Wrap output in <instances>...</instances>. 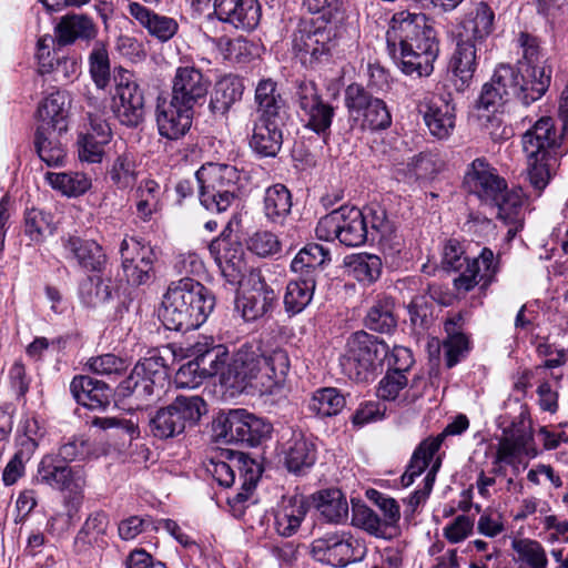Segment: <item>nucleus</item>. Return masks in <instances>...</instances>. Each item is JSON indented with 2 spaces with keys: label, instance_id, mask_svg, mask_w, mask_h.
Wrapping results in <instances>:
<instances>
[{
  "label": "nucleus",
  "instance_id": "obj_15",
  "mask_svg": "<svg viewBox=\"0 0 568 568\" xmlns=\"http://www.w3.org/2000/svg\"><path fill=\"white\" fill-rule=\"evenodd\" d=\"M291 38L292 50L303 64L317 61L332 47V29L313 19H301Z\"/></svg>",
  "mask_w": 568,
  "mask_h": 568
},
{
  "label": "nucleus",
  "instance_id": "obj_31",
  "mask_svg": "<svg viewBox=\"0 0 568 568\" xmlns=\"http://www.w3.org/2000/svg\"><path fill=\"white\" fill-rule=\"evenodd\" d=\"M70 390L77 403L89 409H105L110 405L109 386L90 376L73 377Z\"/></svg>",
  "mask_w": 568,
  "mask_h": 568
},
{
  "label": "nucleus",
  "instance_id": "obj_16",
  "mask_svg": "<svg viewBox=\"0 0 568 568\" xmlns=\"http://www.w3.org/2000/svg\"><path fill=\"white\" fill-rule=\"evenodd\" d=\"M296 99L305 128L318 135L329 132L335 108L324 102L317 85L313 81H303L298 84Z\"/></svg>",
  "mask_w": 568,
  "mask_h": 568
},
{
  "label": "nucleus",
  "instance_id": "obj_45",
  "mask_svg": "<svg viewBox=\"0 0 568 568\" xmlns=\"http://www.w3.org/2000/svg\"><path fill=\"white\" fill-rule=\"evenodd\" d=\"M263 204L265 217L274 224L283 225L292 209L291 192L284 184H274L266 189Z\"/></svg>",
  "mask_w": 568,
  "mask_h": 568
},
{
  "label": "nucleus",
  "instance_id": "obj_18",
  "mask_svg": "<svg viewBox=\"0 0 568 568\" xmlns=\"http://www.w3.org/2000/svg\"><path fill=\"white\" fill-rule=\"evenodd\" d=\"M120 253L128 282L142 285L152 277L156 257L149 244L136 237H125L121 243Z\"/></svg>",
  "mask_w": 568,
  "mask_h": 568
},
{
  "label": "nucleus",
  "instance_id": "obj_24",
  "mask_svg": "<svg viewBox=\"0 0 568 568\" xmlns=\"http://www.w3.org/2000/svg\"><path fill=\"white\" fill-rule=\"evenodd\" d=\"M284 124L285 119L253 118L250 148L261 156H275L283 144Z\"/></svg>",
  "mask_w": 568,
  "mask_h": 568
},
{
  "label": "nucleus",
  "instance_id": "obj_46",
  "mask_svg": "<svg viewBox=\"0 0 568 568\" xmlns=\"http://www.w3.org/2000/svg\"><path fill=\"white\" fill-rule=\"evenodd\" d=\"M65 131L45 130L38 128L36 132L34 145L39 158L48 166H60L65 158V150L59 138Z\"/></svg>",
  "mask_w": 568,
  "mask_h": 568
},
{
  "label": "nucleus",
  "instance_id": "obj_42",
  "mask_svg": "<svg viewBox=\"0 0 568 568\" xmlns=\"http://www.w3.org/2000/svg\"><path fill=\"white\" fill-rule=\"evenodd\" d=\"M120 392L124 397H131L136 407H144L159 400L163 388L142 374L136 377L132 369L129 377L121 382Z\"/></svg>",
  "mask_w": 568,
  "mask_h": 568
},
{
  "label": "nucleus",
  "instance_id": "obj_26",
  "mask_svg": "<svg viewBox=\"0 0 568 568\" xmlns=\"http://www.w3.org/2000/svg\"><path fill=\"white\" fill-rule=\"evenodd\" d=\"M495 12L484 1L477 2L465 14L456 37L465 41L481 45L493 33Z\"/></svg>",
  "mask_w": 568,
  "mask_h": 568
},
{
  "label": "nucleus",
  "instance_id": "obj_19",
  "mask_svg": "<svg viewBox=\"0 0 568 568\" xmlns=\"http://www.w3.org/2000/svg\"><path fill=\"white\" fill-rule=\"evenodd\" d=\"M506 185L505 179L498 175L485 158L475 159L465 172V189L487 204L498 199Z\"/></svg>",
  "mask_w": 568,
  "mask_h": 568
},
{
  "label": "nucleus",
  "instance_id": "obj_4",
  "mask_svg": "<svg viewBox=\"0 0 568 568\" xmlns=\"http://www.w3.org/2000/svg\"><path fill=\"white\" fill-rule=\"evenodd\" d=\"M521 143L527 158L528 180L539 195L548 185L560 156V136L552 119H539L523 134Z\"/></svg>",
  "mask_w": 568,
  "mask_h": 568
},
{
  "label": "nucleus",
  "instance_id": "obj_54",
  "mask_svg": "<svg viewBox=\"0 0 568 568\" xmlns=\"http://www.w3.org/2000/svg\"><path fill=\"white\" fill-rule=\"evenodd\" d=\"M108 175L118 189L125 190L132 187L138 179L134 154L129 151L118 154L108 170Z\"/></svg>",
  "mask_w": 568,
  "mask_h": 568
},
{
  "label": "nucleus",
  "instance_id": "obj_22",
  "mask_svg": "<svg viewBox=\"0 0 568 568\" xmlns=\"http://www.w3.org/2000/svg\"><path fill=\"white\" fill-rule=\"evenodd\" d=\"M213 13L223 23L252 31L260 22L261 4L257 0H214Z\"/></svg>",
  "mask_w": 568,
  "mask_h": 568
},
{
  "label": "nucleus",
  "instance_id": "obj_5",
  "mask_svg": "<svg viewBox=\"0 0 568 568\" xmlns=\"http://www.w3.org/2000/svg\"><path fill=\"white\" fill-rule=\"evenodd\" d=\"M442 263L444 268L459 273L454 278V287L458 293L464 294L477 285L486 291L500 268L499 257L490 248L484 247L477 257L469 260L465 256L462 243L455 239L445 243Z\"/></svg>",
  "mask_w": 568,
  "mask_h": 568
},
{
  "label": "nucleus",
  "instance_id": "obj_48",
  "mask_svg": "<svg viewBox=\"0 0 568 568\" xmlns=\"http://www.w3.org/2000/svg\"><path fill=\"white\" fill-rule=\"evenodd\" d=\"M316 281L313 277L297 275L286 286L284 295L285 311L291 315L301 313L312 301Z\"/></svg>",
  "mask_w": 568,
  "mask_h": 568
},
{
  "label": "nucleus",
  "instance_id": "obj_25",
  "mask_svg": "<svg viewBox=\"0 0 568 568\" xmlns=\"http://www.w3.org/2000/svg\"><path fill=\"white\" fill-rule=\"evenodd\" d=\"M423 118L432 135L438 139L448 138L455 128L456 114L452 94L433 97L424 104Z\"/></svg>",
  "mask_w": 568,
  "mask_h": 568
},
{
  "label": "nucleus",
  "instance_id": "obj_37",
  "mask_svg": "<svg viewBox=\"0 0 568 568\" xmlns=\"http://www.w3.org/2000/svg\"><path fill=\"white\" fill-rule=\"evenodd\" d=\"M70 97L65 91H55L48 95L38 109L39 125L45 130H68Z\"/></svg>",
  "mask_w": 568,
  "mask_h": 568
},
{
  "label": "nucleus",
  "instance_id": "obj_52",
  "mask_svg": "<svg viewBox=\"0 0 568 568\" xmlns=\"http://www.w3.org/2000/svg\"><path fill=\"white\" fill-rule=\"evenodd\" d=\"M345 404V397L339 389L324 387L313 393L308 409L318 417H331L341 413Z\"/></svg>",
  "mask_w": 568,
  "mask_h": 568
},
{
  "label": "nucleus",
  "instance_id": "obj_60",
  "mask_svg": "<svg viewBox=\"0 0 568 568\" xmlns=\"http://www.w3.org/2000/svg\"><path fill=\"white\" fill-rule=\"evenodd\" d=\"M237 469L243 471V467L247 466L246 460H242V455L231 458V463H227L220 457L211 458L206 466V470L222 487H231L235 481V465Z\"/></svg>",
  "mask_w": 568,
  "mask_h": 568
},
{
  "label": "nucleus",
  "instance_id": "obj_51",
  "mask_svg": "<svg viewBox=\"0 0 568 568\" xmlns=\"http://www.w3.org/2000/svg\"><path fill=\"white\" fill-rule=\"evenodd\" d=\"M314 499L321 516L327 521L339 524L347 518L348 505L341 490H323L320 491Z\"/></svg>",
  "mask_w": 568,
  "mask_h": 568
},
{
  "label": "nucleus",
  "instance_id": "obj_47",
  "mask_svg": "<svg viewBox=\"0 0 568 568\" xmlns=\"http://www.w3.org/2000/svg\"><path fill=\"white\" fill-rule=\"evenodd\" d=\"M407 375L399 372L387 371L379 381L377 396L384 400H397L399 405H409L417 399L416 394L410 393Z\"/></svg>",
  "mask_w": 568,
  "mask_h": 568
},
{
  "label": "nucleus",
  "instance_id": "obj_2",
  "mask_svg": "<svg viewBox=\"0 0 568 568\" xmlns=\"http://www.w3.org/2000/svg\"><path fill=\"white\" fill-rule=\"evenodd\" d=\"M290 366L284 348L261 342L246 343L233 355L223 381L232 387L250 385L262 394L273 395L284 387Z\"/></svg>",
  "mask_w": 568,
  "mask_h": 568
},
{
  "label": "nucleus",
  "instance_id": "obj_27",
  "mask_svg": "<svg viewBox=\"0 0 568 568\" xmlns=\"http://www.w3.org/2000/svg\"><path fill=\"white\" fill-rule=\"evenodd\" d=\"M539 454L535 446L534 438L529 434H518L503 437L498 442L493 464H505L513 468L515 474L520 470L523 456L535 458Z\"/></svg>",
  "mask_w": 568,
  "mask_h": 568
},
{
  "label": "nucleus",
  "instance_id": "obj_33",
  "mask_svg": "<svg viewBox=\"0 0 568 568\" xmlns=\"http://www.w3.org/2000/svg\"><path fill=\"white\" fill-rule=\"evenodd\" d=\"M98 29L91 18L85 14H65L54 27L58 47L73 44L75 41H90L97 37Z\"/></svg>",
  "mask_w": 568,
  "mask_h": 568
},
{
  "label": "nucleus",
  "instance_id": "obj_10",
  "mask_svg": "<svg viewBox=\"0 0 568 568\" xmlns=\"http://www.w3.org/2000/svg\"><path fill=\"white\" fill-rule=\"evenodd\" d=\"M213 429L217 438L225 443L254 447L270 436L272 425L245 409L237 408L220 414L213 422Z\"/></svg>",
  "mask_w": 568,
  "mask_h": 568
},
{
  "label": "nucleus",
  "instance_id": "obj_11",
  "mask_svg": "<svg viewBox=\"0 0 568 568\" xmlns=\"http://www.w3.org/2000/svg\"><path fill=\"white\" fill-rule=\"evenodd\" d=\"M345 106L349 118L362 129L383 130L390 125V113L382 99L373 97L362 85L353 83L345 90Z\"/></svg>",
  "mask_w": 568,
  "mask_h": 568
},
{
  "label": "nucleus",
  "instance_id": "obj_56",
  "mask_svg": "<svg viewBox=\"0 0 568 568\" xmlns=\"http://www.w3.org/2000/svg\"><path fill=\"white\" fill-rule=\"evenodd\" d=\"M201 369L202 377H211L217 374L226 372L227 351L223 345L212 346L210 348L202 349V346L197 345L196 356Z\"/></svg>",
  "mask_w": 568,
  "mask_h": 568
},
{
  "label": "nucleus",
  "instance_id": "obj_63",
  "mask_svg": "<svg viewBox=\"0 0 568 568\" xmlns=\"http://www.w3.org/2000/svg\"><path fill=\"white\" fill-rule=\"evenodd\" d=\"M90 75L98 89L104 90L110 83V60L108 51L98 47L89 57Z\"/></svg>",
  "mask_w": 568,
  "mask_h": 568
},
{
  "label": "nucleus",
  "instance_id": "obj_32",
  "mask_svg": "<svg viewBox=\"0 0 568 568\" xmlns=\"http://www.w3.org/2000/svg\"><path fill=\"white\" fill-rule=\"evenodd\" d=\"M285 465L291 473H302L316 460V447L301 430H293L283 448Z\"/></svg>",
  "mask_w": 568,
  "mask_h": 568
},
{
  "label": "nucleus",
  "instance_id": "obj_41",
  "mask_svg": "<svg viewBox=\"0 0 568 568\" xmlns=\"http://www.w3.org/2000/svg\"><path fill=\"white\" fill-rule=\"evenodd\" d=\"M245 85L241 77L227 74L216 81L210 100V110L214 114H225L231 106L242 99Z\"/></svg>",
  "mask_w": 568,
  "mask_h": 568
},
{
  "label": "nucleus",
  "instance_id": "obj_29",
  "mask_svg": "<svg viewBox=\"0 0 568 568\" xmlns=\"http://www.w3.org/2000/svg\"><path fill=\"white\" fill-rule=\"evenodd\" d=\"M63 248L67 258L75 260L87 271L101 272L105 265L106 256L95 241L69 236L63 240Z\"/></svg>",
  "mask_w": 568,
  "mask_h": 568
},
{
  "label": "nucleus",
  "instance_id": "obj_30",
  "mask_svg": "<svg viewBox=\"0 0 568 568\" xmlns=\"http://www.w3.org/2000/svg\"><path fill=\"white\" fill-rule=\"evenodd\" d=\"M478 47V44L456 37V50L450 60V69L457 91H464L473 82L477 69Z\"/></svg>",
  "mask_w": 568,
  "mask_h": 568
},
{
  "label": "nucleus",
  "instance_id": "obj_28",
  "mask_svg": "<svg viewBox=\"0 0 568 568\" xmlns=\"http://www.w3.org/2000/svg\"><path fill=\"white\" fill-rule=\"evenodd\" d=\"M369 224V239L378 241L384 252L399 253L402 239L397 235L394 224L388 220L386 211L379 205H371L363 212Z\"/></svg>",
  "mask_w": 568,
  "mask_h": 568
},
{
  "label": "nucleus",
  "instance_id": "obj_34",
  "mask_svg": "<svg viewBox=\"0 0 568 568\" xmlns=\"http://www.w3.org/2000/svg\"><path fill=\"white\" fill-rule=\"evenodd\" d=\"M254 118L285 119V101L278 91L277 83L271 79L257 82L254 93Z\"/></svg>",
  "mask_w": 568,
  "mask_h": 568
},
{
  "label": "nucleus",
  "instance_id": "obj_61",
  "mask_svg": "<svg viewBox=\"0 0 568 568\" xmlns=\"http://www.w3.org/2000/svg\"><path fill=\"white\" fill-rule=\"evenodd\" d=\"M136 211L139 216L148 221L156 210L160 200V185L153 180H143L136 189Z\"/></svg>",
  "mask_w": 568,
  "mask_h": 568
},
{
  "label": "nucleus",
  "instance_id": "obj_38",
  "mask_svg": "<svg viewBox=\"0 0 568 568\" xmlns=\"http://www.w3.org/2000/svg\"><path fill=\"white\" fill-rule=\"evenodd\" d=\"M129 12L151 36L162 42L169 41L178 32L179 24L173 18L158 14L138 2L129 4Z\"/></svg>",
  "mask_w": 568,
  "mask_h": 568
},
{
  "label": "nucleus",
  "instance_id": "obj_23",
  "mask_svg": "<svg viewBox=\"0 0 568 568\" xmlns=\"http://www.w3.org/2000/svg\"><path fill=\"white\" fill-rule=\"evenodd\" d=\"M36 479L53 489L70 493L79 491L84 485V479L79 471H74L64 462L53 456H44L41 459Z\"/></svg>",
  "mask_w": 568,
  "mask_h": 568
},
{
  "label": "nucleus",
  "instance_id": "obj_1",
  "mask_svg": "<svg viewBox=\"0 0 568 568\" xmlns=\"http://www.w3.org/2000/svg\"><path fill=\"white\" fill-rule=\"evenodd\" d=\"M387 50L400 71L409 77H429L439 53L436 30L424 13L399 11L386 32Z\"/></svg>",
  "mask_w": 568,
  "mask_h": 568
},
{
  "label": "nucleus",
  "instance_id": "obj_7",
  "mask_svg": "<svg viewBox=\"0 0 568 568\" xmlns=\"http://www.w3.org/2000/svg\"><path fill=\"white\" fill-rule=\"evenodd\" d=\"M206 410L202 397L176 395L169 405L159 408L150 418V432L159 439L176 437L186 428L195 426Z\"/></svg>",
  "mask_w": 568,
  "mask_h": 568
},
{
  "label": "nucleus",
  "instance_id": "obj_50",
  "mask_svg": "<svg viewBox=\"0 0 568 568\" xmlns=\"http://www.w3.org/2000/svg\"><path fill=\"white\" fill-rule=\"evenodd\" d=\"M511 548L517 554L518 568H548L547 551L538 540L515 538Z\"/></svg>",
  "mask_w": 568,
  "mask_h": 568
},
{
  "label": "nucleus",
  "instance_id": "obj_55",
  "mask_svg": "<svg viewBox=\"0 0 568 568\" xmlns=\"http://www.w3.org/2000/svg\"><path fill=\"white\" fill-rule=\"evenodd\" d=\"M438 449V440H430L427 438L419 444L412 456L406 471L400 478L404 487L410 486L414 483L415 477L419 476L428 467L429 462Z\"/></svg>",
  "mask_w": 568,
  "mask_h": 568
},
{
  "label": "nucleus",
  "instance_id": "obj_53",
  "mask_svg": "<svg viewBox=\"0 0 568 568\" xmlns=\"http://www.w3.org/2000/svg\"><path fill=\"white\" fill-rule=\"evenodd\" d=\"M45 181L63 195L79 196L91 187V179L82 172H48Z\"/></svg>",
  "mask_w": 568,
  "mask_h": 568
},
{
  "label": "nucleus",
  "instance_id": "obj_13",
  "mask_svg": "<svg viewBox=\"0 0 568 568\" xmlns=\"http://www.w3.org/2000/svg\"><path fill=\"white\" fill-rule=\"evenodd\" d=\"M367 552L365 542L351 534H327L312 542L315 559L333 567L361 561Z\"/></svg>",
  "mask_w": 568,
  "mask_h": 568
},
{
  "label": "nucleus",
  "instance_id": "obj_58",
  "mask_svg": "<svg viewBox=\"0 0 568 568\" xmlns=\"http://www.w3.org/2000/svg\"><path fill=\"white\" fill-rule=\"evenodd\" d=\"M53 217L38 209H31L26 213L24 233L34 243H42L54 233Z\"/></svg>",
  "mask_w": 568,
  "mask_h": 568
},
{
  "label": "nucleus",
  "instance_id": "obj_62",
  "mask_svg": "<svg viewBox=\"0 0 568 568\" xmlns=\"http://www.w3.org/2000/svg\"><path fill=\"white\" fill-rule=\"evenodd\" d=\"M443 166V162L432 152H420L414 155L403 171L416 179H432Z\"/></svg>",
  "mask_w": 568,
  "mask_h": 568
},
{
  "label": "nucleus",
  "instance_id": "obj_39",
  "mask_svg": "<svg viewBox=\"0 0 568 568\" xmlns=\"http://www.w3.org/2000/svg\"><path fill=\"white\" fill-rule=\"evenodd\" d=\"M331 262V252L317 243H310L295 255L291 270L301 276L317 280L322 270Z\"/></svg>",
  "mask_w": 568,
  "mask_h": 568
},
{
  "label": "nucleus",
  "instance_id": "obj_64",
  "mask_svg": "<svg viewBox=\"0 0 568 568\" xmlns=\"http://www.w3.org/2000/svg\"><path fill=\"white\" fill-rule=\"evenodd\" d=\"M58 40L51 34H44L37 42L36 58L41 74L51 73L54 70L57 60Z\"/></svg>",
  "mask_w": 568,
  "mask_h": 568
},
{
  "label": "nucleus",
  "instance_id": "obj_6",
  "mask_svg": "<svg viewBox=\"0 0 568 568\" xmlns=\"http://www.w3.org/2000/svg\"><path fill=\"white\" fill-rule=\"evenodd\" d=\"M389 346L378 337L364 331L353 333L339 358L343 373L352 381L367 382L376 367L388 357Z\"/></svg>",
  "mask_w": 568,
  "mask_h": 568
},
{
  "label": "nucleus",
  "instance_id": "obj_40",
  "mask_svg": "<svg viewBox=\"0 0 568 568\" xmlns=\"http://www.w3.org/2000/svg\"><path fill=\"white\" fill-rule=\"evenodd\" d=\"M339 243L349 246H361L369 239L367 217L357 207L342 206Z\"/></svg>",
  "mask_w": 568,
  "mask_h": 568
},
{
  "label": "nucleus",
  "instance_id": "obj_12",
  "mask_svg": "<svg viewBox=\"0 0 568 568\" xmlns=\"http://www.w3.org/2000/svg\"><path fill=\"white\" fill-rule=\"evenodd\" d=\"M112 111L116 119L126 126H138L144 120L145 100L143 91L132 73L120 69L114 75Z\"/></svg>",
  "mask_w": 568,
  "mask_h": 568
},
{
  "label": "nucleus",
  "instance_id": "obj_43",
  "mask_svg": "<svg viewBox=\"0 0 568 568\" xmlns=\"http://www.w3.org/2000/svg\"><path fill=\"white\" fill-rule=\"evenodd\" d=\"M108 528L109 516L104 511L91 514L75 536L74 546L77 550L84 552L90 547L103 548L106 545Z\"/></svg>",
  "mask_w": 568,
  "mask_h": 568
},
{
  "label": "nucleus",
  "instance_id": "obj_20",
  "mask_svg": "<svg viewBox=\"0 0 568 568\" xmlns=\"http://www.w3.org/2000/svg\"><path fill=\"white\" fill-rule=\"evenodd\" d=\"M210 250L215 254V261L229 284L239 286L244 283L250 271L240 242L230 239H217L212 242Z\"/></svg>",
  "mask_w": 568,
  "mask_h": 568
},
{
  "label": "nucleus",
  "instance_id": "obj_57",
  "mask_svg": "<svg viewBox=\"0 0 568 568\" xmlns=\"http://www.w3.org/2000/svg\"><path fill=\"white\" fill-rule=\"evenodd\" d=\"M133 369L135 371L136 377L139 374H142L149 379L154 381V383L162 388L168 379L166 359L160 349L148 352L146 356L141 358Z\"/></svg>",
  "mask_w": 568,
  "mask_h": 568
},
{
  "label": "nucleus",
  "instance_id": "obj_36",
  "mask_svg": "<svg viewBox=\"0 0 568 568\" xmlns=\"http://www.w3.org/2000/svg\"><path fill=\"white\" fill-rule=\"evenodd\" d=\"M488 204L495 205L498 209L497 217L506 225H508L507 237L514 239L524 226V200L519 191L508 190L500 192L496 200H491Z\"/></svg>",
  "mask_w": 568,
  "mask_h": 568
},
{
  "label": "nucleus",
  "instance_id": "obj_17",
  "mask_svg": "<svg viewBox=\"0 0 568 568\" xmlns=\"http://www.w3.org/2000/svg\"><path fill=\"white\" fill-rule=\"evenodd\" d=\"M211 81L194 65L178 67L171 80L170 99L174 103L194 110L204 104Z\"/></svg>",
  "mask_w": 568,
  "mask_h": 568
},
{
  "label": "nucleus",
  "instance_id": "obj_8",
  "mask_svg": "<svg viewBox=\"0 0 568 568\" xmlns=\"http://www.w3.org/2000/svg\"><path fill=\"white\" fill-rule=\"evenodd\" d=\"M491 82L508 100L514 97L528 106L549 89L550 71H546L545 68H534L528 74L521 75L515 67L499 64L495 69Z\"/></svg>",
  "mask_w": 568,
  "mask_h": 568
},
{
  "label": "nucleus",
  "instance_id": "obj_14",
  "mask_svg": "<svg viewBox=\"0 0 568 568\" xmlns=\"http://www.w3.org/2000/svg\"><path fill=\"white\" fill-rule=\"evenodd\" d=\"M239 286L242 287L243 294L236 301V308L244 321H257L274 308L277 295L265 282L260 270H250L244 283Z\"/></svg>",
  "mask_w": 568,
  "mask_h": 568
},
{
  "label": "nucleus",
  "instance_id": "obj_35",
  "mask_svg": "<svg viewBox=\"0 0 568 568\" xmlns=\"http://www.w3.org/2000/svg\"><path fill=\"white\" fill-rule=\"evenodd\" d=\"M307 513V504L302 495L283 497L274 513V528L280 536L291 537L301 526Z\"/></svg>",
  "mask_w": 568,
  "mask_h": 568
},
{
  "label": "nucleus",
  "instance_id": "obj_49",
  "mask_svg": "<svg viewBox=\"0 0 568 568\" xmlns=\"http://www.w3.org/2000/svg\"><path fill=\"white\" fill-rule=\"evenodd\" d=\"M365 325L371 331L390 333L397 326L395 315V302L392 297L378 298L368 310L365 316Z\"/></svg>",
  "mask_w": 568,
  "mask_h": 568
},
{
  "label": "nucleus",
  "instance_id": "obj_59",
  "mask_svg": "<svg viewBox=\"0 0 568 568\" xmlns=\"http://www.w3.org/2000/svg\"><path fill=\"white\" fill-rule=\"evenodd\" d=\"M352 525L378 538H384L387 530L382 518L373 509L362 504L353 505Z\"/></svg>",
  "mask_w": 568,
  "mask_h": 568
},
{
  "label": "nucleus",
  "instance_id": "obj_3",
  "mask_svg": "<svg viewBox=\"0 0 568 568\" xmlns=\"http://www.w3.org/2000/svg\"><path fill=\"white\" fill-rule=\"evenodd\" d=\"M214 305L213 294L200 282L185 276L168 287L161 318L171 331L195 329L206 321Z\"/></svg>",
  "mask_w": 568,
  "mask_h": 568
},
{
  "label": "nucleus",
  "instance_id": "obj_9",
  "mask_svg": "<svg viewBox=\"0 0 568 568\" xmlns=\"http://www.w3.org/2000/svg\"><path fill=\"white\" fill-rule=\"evenodd\" d=\"M200 202L209 211L225 212L236 197L239 173L232 165H210L195 173Z\"/></svg>",
  "mask_w": 568,
  "mask_h": 568
},
{
  "label": "nucleus",
  "instance_id": "obj_44",
  "mask_svg": "<svg viewBox=\"0 0 568 568\" xmlns=\"http://www.w3.org/2000/svg\"><path fill=\"white\" fill-rule=\"evenodd\" d=\"M344 265L347 274L363 285L375 283L383 270L381 257L369 253L351 254L345 257Z\"/></svg>",
  "mask_w": 568,
  "mask_h": 568
},
{
  "label": "nucleus",
  "instance_id": "obj_21",
  "mask_svg": "<svg viewBox=\"0 0 568 568\" xmlns=\"http://www.w3.org/2000/svg\"><path fill=\"white\" fill-rule=\"evenodd\" d=\"M194 110L174 103L173 100L159 99L155 121L159 134L168 140H179L191 129Z\"/></svg>",
  "mask_w": 568,
  "mask_h": 568
}]
</instances>
